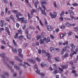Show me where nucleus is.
<instances>
[{
    "mask_svg": "<svg viewBox=\"0 0 78 78\" xmlns=\"http://www.w3.org/2000/svg\"><path fill=\"white\" fill-rule=\"evenodd\" d=\"M5 20L6 21H8V22H9V20H10V18H7L5 19Z\"/></svg>",
    "mask_w": 78,
    "mask_h": 78,
    "instance_id": "bf43d9fd",
    "label": "nucleus"
},
{
    "mask_svg": "<svg viewBox=\"0 0 78 78\" xmlns=\"http://www.w3.org/2000/svg\"><path fill=\"white\" fill-rule=\"evenodd\" d=\"M67 65L66 64L65 65H62V69H66L67 67Z\"/></svg>",
    "mask_w": 78,
    "mask_h": 78,
    "instance_id": "ddd939ff",
    "label": "nucleus"
},
{
    "mask_svg": "<svg viewBox=\"0 0 78 78\" xmlns=\"http://www.w3.org/2000/svg\"><path fill=\"white\" fill-rule=\"evenodd\" d=\"M14 68L16 69V70H19V67L16 66L15 65L14 66Z\"/></svg>",
    "mask_w": 78,
    "mask_h": 78,
    "instance_id": "4c0bfd02",
    "label": "nucleus"
},
{
    "mask_svg": "<svg viewBox=\"0 0 78 78\" xmlns=\"http://www.w3.org/2000/svg\"><path fill=\"white\" fill-rule=\"evenodd\" d=\"M62 50L66 51V47H65L64 48H63L62 49Z\"/></svg>",
    "mask_w": 78,
    "mask_h": 78,
    "instance_id": "774afa93",
    "label": "nucleus"
},
{
    "mask_svg": "<svg viewBox=\"0 0 78 78\" xmlns=\"http://www.w3.org/2000/svg\"><path fill=\"white\" fill-rule=\"evenodd\" d=\"M64 14H65L64 11H62V12L60 15V16L62 17V16H64Z\"/></svg>",
    "mask_w": 78,
    "mask_h": 78,
    "instance_id": "473e14b6",
    "label": "nucleus"
},
{
    "mask_svg": "<svg viewBox=\"0 0 78 78\" xmlns=\"http://www.w3.org/2000/svg\"><path fill=\"white\" fill-rule=\"evenodd\" d=\"M41 12L42 13V14H43V15H44V16H47L46 12H45V10H43L42 11H41Z\"/></svg>",
    "mask_w": 78,
    "mask_h": 78,
    "instance_id": "a878e982",
    "label": "nucleus"
},
{
    "mask_svg": "<svg viewBox=\"0 0 78 78\" xmlns=\"http://www.w3.org/2000/svg\"><path fill=\"white\" fill-rule=\"evenodd\" d=\"M76 51H74V52H73V53H71L70 54V56L71 57H72L73 56V55L75 54H76Z\"/></svg>",
    "mask_w": 78,
    "mask_h": 78,
    "instance_id": "393cba45",
    "label": "nucleus"
},
{
    "mask_svg": "<svg viewBox=\"0 0 78 78\" xmlns=\"http://www.w3.org/2000/svg\"><path fill=\"white\" fill-rule=\"evenodd\" d=\"M34 67L35 69H36L37 70L36 71V73H37L38 74H40H40V70L38 69V68L37 67V65L35 64L34 66Z\"/></svg>",
    "mask_w": 78,
    "mask_h": 78,
    "instance_id": "7ed1b4c3",
    "label": "nucleus"
},
{
    "mask_svg": "<svg viewBox=\"0 0 78 78\" xmlns=\"http://www.w3.org/2000/svg\"><path fill=\"white\" fill-rule=\"evenodd\" d=\"M9 6L11 7H12V2H9Z\"/></svg>",
    "mask_w": 78,
    "mask_h": 78,
    "instance_id": "69168bd1",
    "label": "nucleus"
},
{
    "mask_svg": "<svg viewBox=\"0 0 78 78\" xmlns=\"http://www.w3.org/2000/svg\"><path fill=\"white\" fill-rule=\"evenodd\" d=\"M75 68L74 67H73L71 68V70H72V72L73 73H75L76 72L75 70Z\"/></svg>",
    "mask_w": 78,
    "mask_h": 78,
    "instance_id": "4be33fe9",
    "label": "nucleus"
},
{
    "mask_svg": "<svg viewBox=\"0 0 78 78\" xmlns=\"http://www.w3.org/2000/svg\"><path fill=\"white\" fill-rule=\"evenodd\" d=\"M59 19L60 21H61V22H62L63 20V18L62 17V16H60Z\"/></svg>",
    "mask_w": 78,
    "mask_h": 78,
    "instance_id": "2f4dec72",
    "label": "nucleus"
},
{
    "mask_svg": "<svg viewBox=\"0 0 78 78\" xmlns=\"http://www.w3.org/2000/svg\"><path fill=\"white\" fill-rule=\"evenodd\" d=\"M58 73V72L57 71V70H55V71L53 72V73L55 74V75H56V73Z\"/></svg>",
    "mask_w": 78,
    "mask_h": 78,
    "instance_id": "bb28decb",
    "label": "nucleus"
},
{
    "mask_svg": "<svg viewBox=\"0 0 78 78\" xmlns=\"http://www.w3.org/2000/svg\"><path fill=\"white\" fill-rule=\"evenodd\" d=\"M13 44L15 46V47H17V44L14 40H13Z\"/></svg>",
    "mask_w": 78,
    "mask_h": 78,
    "instance_id": "a211bd4d",
    "label": "nucleus"
},
{
    "mask_svg": "<svg viewBox=\"0 0 78 78\" xmlns=\"http://www.w3.org/2000/svg\"><path fill=\"white\" fill-rule=\"evenodd\" d=\"M41 7H42L43 9L45 10V9H46L45 8V6L44 5H46L47 4V2L46 1L44 2L41 1Z\"/></svg>",
    "mask_w": 78,
    "mask_h": 78,
    "instance_id": "f03ea898",
    "label": "nucleus"
},
{
    "mask_svg": "<svg viewBox=\"0 0 78 78\" xmlns=\"http://www.w3.org/2000/svg\"><path fill=\"white\" fill-rule=\"evenodd\" d=\"M68 44V41H65V42L64 43H63L62 44V45H63V46H65V45H66V44Z\"/></svg>",
    "mask_w": 78,
    "mask_h": 78,
    "instance_id": "7c9ffc66",
    "label": "nucleus"
},
{
    "mask_svg": "<svg viewBox=\"0 0 78 78\" xmlns=\"http://www.w3.org/2000/svg\"><path fill=\"white\" fill-rule=\"evenodd\" d=\"M24 64H25V65H26H26H27V66H30V65L29 64H28V63L26 62H24Z\"/></svg>",
    "mask_w": 78,
    "mask_h": 78,
    "instance_id": "052dcab7",
    "label": "nucleus"
},
{
    "mask_svg": "<svg viewBox=\"0 0 78 78\" xmlns=\"http://www.w3.org/2000/svg\"><path fill=\"white\" fill-rule=\"evenodd\" d=\"M7 12H8V8H6L5 9V14H6Z\"/></svg>",
    "mask_w": 78,
    "mask_h": 78,
    "instance_id": "0e129e2a",
    "label": "nucleus"
},
{
    "mask_svg": "<svg viewBox=\"0 0 78 78\" xmlns=\"http://www.w3.org/2000/svg\"><path fill=\"white\" fill-rule=\"evenodd\" d=\"M0 55L4 59H5V58H6V57L5 56V53H3L2 54H0Z\"/></svg>",
    "mask_w": 78,
    "mask_h": 78,
    "instance_id": "dca6fc26",
    "label": "nucleus"
},
{
    "mask_svg": "<svg viewBox=\"0 0 78 78\" xmlns=\"http://www.w3.org/2000/svg\"><path fill=\"white\" fill-rule=\"evenodd\" d=\"M55 61H57V62H59V61H60L59 59L58 58H57V57L55 58Z\"/></svg>",
    "mask_w": 78,
    "mask_h": 78,
    "instance_id": "c756f323",
    "label": "nucleus"
},
{
    "mask_svg": "<svg viewBox=\"0 0 78 78\" xmlns=\"http://www.w3.org/2000/svg\"><path fill=\"white\" fill-rule=\"evenodd\" d=\"M68 12L69 13L71 14V15H74V13L72 11V10H69Z\"/></svg>",
    "mask_w": 78,
    "mask_h": 78,
    "instance_id": "6ab92c4d",
    "label": "nucleus"
},
{
    "mask_svg": "<svg viewBox=\"0 0 78 78\" xmlns=\"http://www.w3.org/2000/svg\"><path fill=\"white\" fill-rule=\"evenodd\" d=\"M62 42H61V41H59V42L58 45H59L61 46V45H62Z\"/></svg>",
    "mask_w": 78,
    "mask_h": 78,
    "instance_id": "338daca9",
    "label": "nucleus"
},
{
    "mask_svg": "<svg viewBox=\"0 0 78 78\" xmlns=\"http://www.w3.org/2000/svg\"><path fill=\"white\" fill-rule=\"evenodd\" d=\"M12 12H14V13H15V14H17V13L18 12L17 10H12Z\"/></svg>",
    "mask_w": 78,
    "mask_h": 78,
    "instance_id": "c9c22d12",
    "label": "nucleus"
},
{
    "mask_svg": "<svg viewBox=\"0 0 78 78\" xmlns=\"http://www.w3.org/2000/svg\"><path fill=\"white\" fill-rule=\"evenodd\" d=\"M3 1L5 4L8 3V1L7 0H2Z\"/></svg>",
    "mask_w": 78,
    "mask_h": 78,
    "instance_id": "3c124183",
    "label": "nucleus"
},
{
    "mask_svg": "<svg viewBox=\"0 0 78 78\" xmlns=\"http://www.w3.org/2000/svg\"><path fill=\"white\" fill-rule=\"evenodd\" d=\"M48 61H49V62H51V60L50 57L48 58Z\"/></svg>",
    "mask_w": 78,
    "mask_h": 78,
    "instance_id": "09e8293b",
    "label": "nucleus"
},
{
    "mask_svg": "<svg viewBox=\"0 0 78 78\" xmlns=\"http://www.w3.org/2000/svg\"><path fill=\"white\" fill-rule=\"evenodd\" d=\"M38 4H39V2H38V1H37L35 2L34 6L36 8H37V5Z\"/></svg>",
    "mask_w": 78,
    "mask_h": 78,
    "instance_id": "aec40b11",
    "label": "nucleus"
},
{
    "mask_svg": "<svg viewBox=\"0 0 78 78\" xmlns=\"http://www.w3.org/2000/svg\"><path fill=\"white\" fill-rule=\"evenodd\" d=\"M16 20L17 21H20L21 23H23V21L24 20V17H22L19 18V19H17Z\"/></svg>",
    "mask_w": 78,
    "mask_h": 78,
    "instance_id": "0eeeda50",
    "label": "nucleus"
},
{
    "mask_svg": "<svg viewBox=\"0 0 78 78\" xmlns=\"http://www.w3.org/2000/svg\"><path fill=\"white\" fill-rule=\"evenodd\" d=\"M35 11H36V10L33 9L31 10V15H33V13H34V12H35Z\"/></svg>",
    "mask_w": 78,
    "mask_h": 78,
    "instance_id": "cd10ccee",
    "label": "nucleus"
},
{
    "mask_svg": "<svg viewBox=\"0 0 78 78\" xmlns=\"http://www.w3.org/2000/svg\"><path fill=\"white\" fill-rule=\"evenodd\" d=\"M27 38L28 39H31V36L30 34L27 35Z\"/></svg>",
    "mask_w": 78,
    "mask_h": 78,
    "instance_id": "ea45409f",
    "label": "nucleus"
},
{
    "mask_svg": "<svg viewBox=\"0 0 78 78\" xmlns=\"http://www.w3.org/2000/svg\"><path fill=\"white\" fill-rule=\"evenodd\" d=\"M12 51L14 53H17V49H12Z\"/></svg>",
    "mask_w": 78,
    "mask_h": 78,
    "instance_id": "a19ab883",
    "label": "nucleus"
},
{
    "mask_svg": "<svg viewBox=\"0 0 78 78\" xmlns=\"http://www.w3.org/2000/svg\"><path fill=\"white\" fill-rule=\"evenodd\" d=\"M44 37V36L43 35L41 36V35H38L37 37V41H39V39H40L41 38H43Z\"/></svg>",
    "mask_w": 78,
    "mask_h": 78,
    "instance_id": "9d476101",
    "label": "nucleus"
},
{
    "mask_svg": "<svg viewBox=\"0 0 78 78\" xmlns=\"http://www.w3.org/2000/svg\"><path fill=\"white\" fill-rule=\"evenodd\" d=\"M39 22L40 23V24L43 27V26H44V24H43V23H42V21L41 20H39Z\"/></svg>",
    "mask_w": 78,
    "mask_h": 78,
    "instance_id": "79ce46f5",
    "label": "nucleus"
},
{
    "mask_svg": "<svg viewBox=\"0 0 78 78\" xmlns=\"http://www.w3.org/2000/svg\"><path fill=\"white\" fill-rule=\"evenodd\" d=\"M40 43L41 44H44V40L41 39L40 40Z\"/></svg>",
    "mask_w": 78,
    "mask_h": 78,
    "instance_id": "72a5a7b5",
    "label": "nucleus"
},
{
    "mask_svg": "<svg viewBox=\"0 0 78 78\" xmlns=\"http://www.w3.org/2000/svg\"><path fill=\"white\" fill-rule=\"evenodd\" d=\"M27 16L28 17V19L30 20V19H31V15H30V13H28Z\"/></svg>",
    "mask_w": 78,
    "mask_h": 78,
    "instance_id": "49530a36",
    "label": "nucleus"
},
{
    "mask_svg": "<svg viewBox=\"0 0 78 78\" xmlns=\"http://www.w3.org/2000/svg\"><path fill=\"white\" fill-rule=\"evenodd\" d=\"M19 54H20L22 53V49H19L18 51Z\"/></svg>",
    "mask_w": 78,
    "mask_h": 78,
    "instance_id": "58836bf2",
    "label": "nucleus"
},
{
    "mask_svg": "<svg viewBox=\"0 0 78 78\" xmlns=\"http://www.w3.org/2000/svg\"><path fill=\"white\" fill-rule=\"evenodd\" d=\"M41 66L42 67H44V66L47 67V65L45 62H43L41 63Z\"/></svg>",
    "mask_w": 78,
    "mask_h": 78,
    "instance_id": "9b49d317",
    "label": "nucleus"
},
{
    "mask_svg": "<svg viewBox=\"0 0 78 78\" xmlns=\"http://www.w3.org/2000/svg\"><path fill=\"white\" fill-rule=\"evenodd\" d=\"M45 55H46L47 56L48 58V57H50V54L49 53H46V54Z\"/></svg>",
    "mask_w": 78,
    "mask_h": 78,
    "instance_id": "8fccbe9b",
    "label": "nucleus"
},
{
    "mask_svg": "<svg viewBox=\"0 0 78 78\" xmlns=\"http://www.w3.org/2000/svg\"><path fill=\"white\" fill-rule=\"evenodd\" d=\"M63 37H64V36L63 35V34H61L60 36V37L61 39H62Z\"/></svg>",
    "mask_w": 78,
    "mask_h": 78,
    "instance_id": "4d7b16f0",
    "label": "nucleus"
},
{
    "mask_svg": "<svg viewBox=\"0 0 78 78\" xmlns=\"http://www.w3.org/2000/svg\"><path fill=\"white\" fill-rule=\"evenodd\" d=\"M50 38L49 37H48L47 38V40H46V42L47 43L48 42H50Z\"/></svg>",
    "mask_w": 78,
    "mask_h": 78,
    "instance_id": "864d4df0",
    "label": "nucleus"
},
{
    "mask_svg": "<svg viewBox=\"0 0 78 78\" xmlns=\"http://www.w3.org/2000/svg\"><path fill=\"white\" fill-rule=\"evenodd\" d=\"M68 34L69 36H71V35H72V34H73L72 31H69V32L68 33Z\"/></svg>",
    "mask_w": 78,
    "mask_h": 78,
    "instance_id": "f704fd0d",
    "label": "nucleus"
},
{
    "mask_svg": "<svg viewBox=\"0 0 78 78\" xmlns=\"http://www.w3.org/2000/svg\"><path fill=\"white\" fill-rule=\"evenodd\" d=\"M10 19L12 20L14 22H15V19H14V17H13L12 16H10Z\"/></svg>",
    "mask_w": 78,
    "mask_h": 78,
    "instance_id": "f3484780",
    "label": "nucleus"
},
{
    "mask_svg": "<svg viewBox=\"0 0 78 78\" xmlns=\"http://www.w3.org/2000/svg\"><path fill=\"white\" fill-rule=\"evenodd\" d=\"M65 25L66 27H70V26H72V25L69 22L66 23H65Z\"/></svg>",
    "mask_w": 78,
    "mask_h": 78,
    "instance_id": "2eb2a0df",
    "label": "nucleus"
},
{
    "mask_svg": "<svg viewBox=\"0 0 78 78\" xmlns=\"http://www.w3.org/2000/svg\"><path fill=\"white\" fill-rule=\"evenodd\" d=\"M53 5L54 7H55V8H56V7H57V5H56V2H54Z\"/></svg>",
    "mask_w": 78,
    "mask_h": 78,
    "instance_id": "37998d69",
    "label": "nucleus"
},
{
    "mask_svg": "<svg viewBox=\"0 0 78 78\" xmlns=\"http://www.w3.org/2000/svg\"><path fill=\"white\" fill-rule=\"evenodd\" d=\"M71 47L72 48H73V49H74L75 48V46L74 45H73V44H72L71 45Z\"/></svg>",
    "mask_w": 78,
    "mask_h": 78,
    "instance_id": "c85d7f7f",
    "label": "nucleus"
},
{
    "mask_svg": "<svg viewBox=\"0 0 78 78\" xmlns=\"http://www.w3.org/2000/svg\"><path fill=\"white\" fill-rule=\"evenodd\" d=\"M0 25L1 26V27H3V23L2 22V21H1V23H0Z\"/></svg>",
    "mask_w": 78,
    "mask_h": 78,
    "instance_id": "13d9d810",
    "label": "nucleus"
},
{
    "mask_svg": "<svg viewBox=\"0 0 78 78\" xmlns=\"http://www.w3.org/2000/svg\"><path fill=\"white\" fill-rule=\"evenodd\" d=\"M49 50L51 53H54L55 51V48L54 47H51L49 48Z\"/></svg>",
    "mask_w": 78,
    "mask_h": 78,
    "instance_id": "39448f33",
    "label": "nucleus"
},
{
    "mask_svg": "<svg viewBox=\"0 0 78 78\" xmlns=\"http://www.w3.org/2000/svg\"><path fill=\"white\" fill-rule=\"evenodd\" d=\"M27 61H29V62H32V63H35V62H36V61L35 60H33L30 58L28 59Z\"/></svg>",
    "mask_w": 78,
    "mask_h": 78,
    "instance_id": "6e6552de",
    "label": "nucleus"
},
{
    "mask_svg": "<svg viewBox=\"0 0 78 78\" xmlns=\"http://www.w3.org/2000/svg\"><path fill=\"white\" fill-rule=\"evenodd\" d=\"M15 59H16V60H17L18 61L20 62H22V60L19 58H18V56H16L15 57Z\"/></svg>",
    "mask_w": 78,
    "mask_h": 78,
    "instance_id": "5701e85b",
    "label": "nucleus"
},
{
    "mask_svg": "<svg viewBox=\"0 0 78 78\" xmlns=\"http://www.w3.org/2000/svg\"><path fill=\"white\" fill-rule=\"evenodd\" d=\"M60 28L61 29H64V28H66V26H60Z\"/></svg>",
    "mask_w": 78,
    "mask_h": 78,
    "instance_id": "e433bc0d",
    "label": "nucleus"
},
{
    "mask_svg": "<svg viewBox=\"0 0 78 78\" xmlns=\"http://www.w3.org/2000/svg\"><path fill=\"white\" fill-rule=\"evenodd\" d=\"M54 69V70H58V68L56 67V64L55 63L53 64Z\"/></svg>",
    "mask_w": 78,
    "mask_h": 78,
    "instance_id": "412c9836",
    "label": "nucleus"
},
{
    "mask_svg": "<svg viewBox=\"0 0 78 78\" xmlns=\"http://www.w3.org/2000/svg\"><path fill=\"white\" fill-rule=\"evenodd\" d=\"M23 36L22 35H21V36H20L19 37V39H22V38H23Z\"/></svg>",
    "mask_w": 78,
    "mask_h": 78,
    "instance_id": "680f3d73",
    "label": "nucleus"
},
{
    "mask_svg": "<svg viewBox=\"0 0 78 78\" xmlns=\"http://www.w3.org/2000/svg\"><path fill=\"white\" fill-rule=\"evenodd\" d=\"M46 28L48 31H51V30L53 29V27L51 26H47Z\"/></svg>",
    "mask_w": 78,
    "mask_h": 78,
    "instance_id": "20e7f679",
    "label": "nucleus"
},
{
    "mask_svg": "<svg viewBox=\"0 0 78 78\" xmlns=\"http://www.w3.org/2000/svg\"><path fill=\"white\" fill-rule=\"evenodd\" d=\"M71 17L72 18H67V20H72L73 19V18L74 19V20H76V19H77L78 20V19L77 18H78V17H77L76 18L75 17H73V16H71Z\"/></svg>",
    "mask_w": 78,
    "mask_h": 78,
    "instance_id": "f8f14e48",
    "label": "nucleus"
},
{
    "mask_svg": "<svg viewBox=\"0 0 78 78\" xmlns=\"http://www.w3.org/2000/svg\"><path fill=\"white\" fill-rule=\"evenodd\" d=\"M73 6H78V4L77 3H74L73 4Z\"/></svg>",
    "mask_w": 78,
    "mask_h": 78,
    "instance_id": "5fc2aeb1",
    "label": "nucleus"
},
{
    "mask_svg": "<svg viewBox=\"0 0 78 78\" xmlns=\"http://www.w3.org/2000/svg\"><path fill=\"white\" fill-rule=\"evenodd\" d=\"M42 52L43 53H44V54L45 55H46V53H47L46 51L44 50H42Z\"/></svg>",
    "mask_w": 78,
    "mask_h": 78,
    "instance_id": "de8ad7c7",
    "label": "nucleus"
},
{
    "mask_svg": "<svg viewBox=\"0 0 78 78\" xmlns=\"http://www.w3.org/2000/svg\"><path fill=\"white\" fill-rule=\"evenodd\" d=\"M9 63L10 64H12V65H13L14 64V62L12 61H9Z\"/></svg>",
    "mask_w": 78,
    "mask_h": 78,
    "instance_id": "e2e57ef3",
    "label": "nucleus"
},
{
    "mask_svg": "<svg viewBox=\"0 0 78 78\" xmlns=\"http://www.w3.org/2000/svg\"><path fill=\"white\" fill-rule=\"evenodd\" d=\"M19 16H23V15L21 14L20 12H18L17 14H16V17L17 18V19H19Z\"/></svg>",
    "mask_w": 78,
    "mask_h": 78,
    "instance_id": "423d86ee",
    "label": "nucleus"
},
{
    "mask_svg": "<svg viewBox=\"0 0 78 78\" xmlns=\"http://www.w3.org/2000/svg\"><path fill=\"white\" fill-rule=\"evenodd\" d=\"M41 78H47V77L45 76V74L44 73H41Z\"/></svg>",
    "mask_w": 78,
    "mask_h": 78,
    "instance_id": "4468645a",
    "label": "nucleus"
},
{
    "mask_svg": "<svg viewBox=\"0 0 78 78\" xmlns=\"http://www.w3.org/2000/svg\"><path fill=\"white\" fill-rule=\"evenodd\" d=\"M18 55H19L20 57V58H22L23 57V55L21 53V54H18Z\"/></svg>",
    "mask_w": 78,
    "mask_h": 78,
    "instance_id": "603ef678",
    "label": "nucleus"
},
{
    "mask_svg": "<svg viewBox=\"0 0 78 78\" xmlns=\"http://www.w3.org/2000/svg\"><path fill=\"white\" fill-rule=\"evenodd\" d=\"M50 15L51 17V19H55L56 17L57 16V13L55 12H53V14L51 12L50 13Z\"/></svg>",
    "mask_w": 78,
    "mask_h": 78,
    "instance_id": "f257e3e1",
    "label": "nucleus"
},
{
    "mask_svg": "<svg viewBox=\"0 0 78 78\" xmlns=\"http://www.w3.org/2000/svg\"><path fill=\"white\" fill-rule=\"evenodd\" d=\"M59 70L58 71V73H62V72L64 71L63 70V69L61 68L60 67H58Z\"/></svg>",
    "mask_w": 78,
    "mask_h": 78,
    "instance_id": "1a4fd4ad",
    "label": "nucleus"
},
{
    "mask_svg": "<svg viewBox=\"0 0 78 78\" xmlns=\"http://www.w3.org/2000/svg\"><path fill=\"white\" fill-rule=\"evenodd\" d=\"M44 24L46 26L48 25V23H47V21L46 20H44Z\"/></svg>",
    "mask_w": 78,
    "mask_h": 78,
    "instance_id": "6e6d98bb",
    "label": "nucleus"
},
{
    "mask_svg": "<svg viewBox=\"0 0 78 78\" xmlns=\"http://www.w3.org/2000/svg\"><path fill=\"white\" fill-rule=\"evenodd\" d=\"M35 60L37 61L38 62H41V59L39 57H37L35 58Z\"/></svg>",
    "mask_w": 78,
    "mask_h": 78,
    "instance_id": "b1692460",
    "label": "nucleus"
},
{
    "mask_svg": "<svg viewBox=\"0 0 78 78\" xmlns=\"http://www.w3.org/2000/svg\"><path fill=\"white\" fill-rule=\"evenodd\" d=\"M18 34H19L18 33H16L15 36L14 37V38H17V37H18Z\"/></svg>",
    "mask_w": 78,
    "mask_h": 78,
    "instance_id": "a18cd8bd",
    "label": "nucleus"
},
{
    "mask_svg": "<svg viewBox=\"0 0 78 78\" xmlns=\"http://www.w3.org/2000/svg\"><path fill=\"white\" fill-rule=\"evenodd\" d=\"M69 56V54H68V53H66L64 55V57L66 58L67 57H68Z\"/></svg>",
    "mask_w": 78,
    "mask_h": 78,
    "instance_id": "c03bdc74",
    "label": "nucleus"
}]
</instances>
